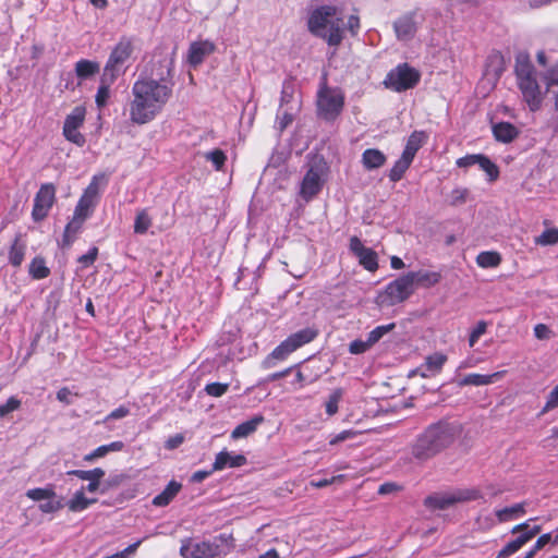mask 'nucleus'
Returning <instances> with one entry per match:
<instances>
[{
    "instance_id": "nucleus-1",
    "label": "nucleus",
    "mask_w": 558,
    "mask_h": 558,
    "mask_svg": "<svg viewBox=\"0 0 558 558\" xmlns=\"http://www.w3.org/2000/svg\"><path fill=\"white\" fill-rule=\"evenodd\" d=\"M160 63L166 70V76L160 73L158 78L137 80L132 86L130 120L135 124L142 125L153 121L172 96L173 60L163 59Z\"/></svg>"
},
{
    "instance_id": "nucleus-2",
    "label": "nucleus",
    "mask_w": 558,
    "mask_h": 558,
    "mask_svg": "<svg viewBox=\"0 0 558 558\" xmlns=\"http://www.w3.org/2000/svg\"><path fill=\"white\" fill-rule=\"evenodd\" d=\"M459 436L457 425L440 420L425 427L410 445L414 460L426 462L451 447Z\"/></svg>"
},
{
    "instance_id": "nucleus-3",
    "label": "nucleus",
    "mask_w": 558,
    "mask_h": 558,
    "mask_svg": "<svg viewBox=\"0 0 558 558\" xmlns=\"http://www.w3.org/2000/svg\"><path fill=\"white\" fill-rule=\"evenodd\" d=\"M307 29L329 46L338 47L344 37L342 10L330 4L313 9L308 14Z\"/></svg>"
},
{
    "instance_id": "nucleus-4",
    "label": "nucleus",
    "mask_w": 558,
    "mask_h": 558,
    "mask_svg": "<svg viewBox=\"0 0 558 558\" xmlns=\"http://www.w3.org/2000/svg\"><path fill=\"white\" fill-rule=\"evenodd\" d=\"M234 548L231 534H220L211 541L193 542L185 538L181 542L180 555L183 558H217L228 555Z\"/></svg>"
},
{
    "instance_id": "nucleus-5",
    "label": "nucleus",
    "mask_w": 558,
    "mask_h": 558,
    "mask_svg": "<svg viewBox=\"0 0 558 558\" xmlns=\"http://www.w3.org/2000/svg\"><path fill=\"white\" fill-rule=\"evenodd\" d=\"M345 96L340 87H330L326 77L319 84L316 96L318 118L325 121H335L343 111Z\"/></svg>"
},
{
    "instance_id": "nucleus-6",
    "label": "nucleus",
    "mask_w": 558,
    "mask_h": 558,
    "mask_svg": "<svg viewBox=\"0 0 558 558\" xmlns=\"http://www.w3.org/2000/svg\"><path fill=\"white\" fill-rule=\"evenodd\" d=\"M481 497L477 489H456L452 492L435 493L424 499V506L430 510H445L456 504L476 500Z\"/></svg>"
},
{
    "instance_id": "nucleus-7",
    "label": "nucleus",
    "mask_w": 558,
    "mask_h": 558,
    "mask_svg": "<svg viewBox=\"0 0 558 558\" xmlns=\"http://www.w3.org/2000/svg\"><path fill=\"white\" fill-rule=\"evenodd\" d=\"M318 336V329L315 327H306L283 340L278 347L274 349L270 356L275 360H284L289 354L312 342Z\"/></svg>"
},
{
    "instance_id": "nucleus-8",
    "label": "nucleus",
    "mask_w": 558,
    "mask_h": 558,
    "mask_svg": "<svg viewBox=\"0 0 558 558\" xmlns=\"http://www.w3.org/2000/svg\"><path fill=\"white\" fill-rule=\"evenodd\" d=\"M421 74L416 69L403 63L388 73L385 84L396 92H403L413 88L418 83Z\"/></svg>"
},
{
    "instance_id": "nucleus-9",
    "label": "nucleus",
    "mask_w": 558,
    "mask_h": 558,
    "mask_svg": "<svg viewBox=\"0 0 558 558\" xmlns=\"http://www.w3.org/2000/svg\"><path fill=\"white\" fill-rule=\"evenodd\" d=\"M414 292L412 279L405 274L390 282L379 295L381 305L392 306L405 301Z\"/></svg>"
},
{
    "instance_id": "nucleus-10",
    "label": "nucleus",
    "mask_w": 558,
    "mask_h": 558,
    "mask_svg": "<svg viewBox=\"0 0 558 558\" xmlns=\"http://www.w3.org/2000/svg\"><path fill=\"white\" fill-rule=\"evenodd\" d=\"M132 51L131 39L122 37L112 49L102 73L109 76L111 74L112 77L117 78L122 73V66L131 57Z\"/></svg>"
},
{
    "instance_id": "nucleus-11",
    "label": "nucleus",
    "mask_w": 558,
    "mask_h": 558,
    "mask_svg": "<svg viewBox=\"0 0 558 558\" xmlns=\"http://www.w3.org/2000/svg\"><path fill=\"white\" fill-rule=\"evenodd\" d=\"M57 187L53 183H44L35 194L32 218L38 222L44 220L56 202Z\"/></svg>"
},
{
    "instance_id": "nucleus-12",
    "label": "nucleus",
    "mask_w": 558,
    "mask_h": 558,
    "mask_svg": "<svg viewBox=\"0 0 558 558\" xmlns=\"http://www.w3.org/2000/svg\"><path fill=\"white\" fill-rule=\"evenodd\" d=\"M324 166L316 163L310 167L305 173L300 187V196L308 202L315 197L324 185Z\"/></svg>"
},
{
    "instance_id": "nucleus-13",
    "label": "nucleus",
    "mask_w": 558,
    "mask_h": 558,
    "mask_svg": "<svg viewBox=\"0 0 558 558\" xmlns=\"http://www.w3.org/2000/svg\"><path fill=\"white\" fill-rule=\"evenodd\" d=\"M350 250L365 269L375 271L378 268L376 252L369 247H365L357 236L350 239Z\"/></svg>"
},
{
    "instance_id": "nucleus-14",
    "label": "nucleus",
    "mask_w": 558,
    "mask_h": 558,
    "mask_svg": "<svg viewBox=\"0 0 558 558\" xmlns=\"http://www.w3.org/2000/svg\"><path fill=\"white\" fill-rule=\"evenodd\" d=\"M518 85L530 109L538 110L543 101V94L536 78L520 82Z\"/></svg>"
},
{
    "instance_id": "nucleus-15",
    "label": "nucleus",
    "mask_w": 558,
    "mask_h": 558,
    "mask_svg": "<svg viewBox=\"0 0 558 558\" xmlns=\"http://www.w3.org/2000/svg\"><path fill=\"white\" fill-rule=\"evenodd\" d=\"M393 29L399 40H411L417 29L414 13H407L393 23Z\"/></svg>"
},
{
    "instance_id": "nucleus-16",
    "label": "nucleus",
    "mask_w": 558,
    "mask_h": 558,
    "mask_svg": "<svg viewBox=\"0 0 558 558\" xmlns=\"http://www.w3.org/2000/svg\"><path fill=\"white\" fill-rule=\"evenodd\" d=\"M214 50L215 45L209 40L194 41L190 45L187 60L192 66H197Z\"/></svg>"
},
{
    "instance_id": "nucleus-17",
    "label": "nucleus",
    "mask_w": 558,
    "mask_h": 558,
    "mask_svg": "<svg viewBox=\"0 0 558 558\" xmlns=\"http://www.w3.org/2000/svg\"><path fill=\"white\" fill-rule=\"evenodd\" d=\"M447 360L448 357L446 354L435 352L434 354L426 356L425 363L416 372H420L421 376L424 378L435 376L440 373Z\"/></svg>"
},
{
    "instance_id": "nucleus-18",
    "label": "nucleus",
    "mask_w": 558,
    "mask_h": 558,
    "mask_svg": "<svg viewBox=\"0 0 558 558\" xmlns=\"http://www.w3.org/2000/svg\"><path fill=\"white\" fill-rule=\"evenodd\" d=\"M514 72L517 75L518 83L531 78H536V72L530 60L529 53L519 52L515 56Z\"/></svg>"
},
{
    "instance_id": "nucleus-19",
    "label": "nucleus",
    "mask_w": 558,
    "mask_h": 558,
    "mask_svg": "<svg viewBox=\"0 0 558 558\" xmlns=\"http://www.w3.org/2000/svg\"><path fill=\"white\" fill-rule=\"evenodd\" d=\"M68 475H74L83 481H87L88 485L86 486L87 492L95 493L100 489V480L105 475V471L100 468H96L93 470H72L68 472Z\"/></svg>"
},
{
    "instance_id": "nucleus-20",
    "label": "nucleus",
    "mask_w": 558,
    "mask_h": 558,
    "mask_svg": "<svg viewBox=\"0 0 558 558\" xmlns=\"http://www.w3.org/2000/svg\"><path fill=\"white\" fill-rule=\"evenodd\" d=\"M25 253L26 242L23 240V235L21 233H16L9 247V264L14 268H19L24 262Z\"/></svg>"
},
{
    "instance_id": "nucleus-21",
    "label": "nucleus",
    "mask_w": 558,
    "mask_h": 558,
    "mask_svg": "<svg viewBox=\"0 0 558 558\" xmlns=\"http://www.w3.org/2000/svg\"><path fill=\"white\" fill-rule=\"evenodd\" d=\"M246 463V458L243 454H230L228 451H220L215 459L213 469L215 471L223 470L225 468H239Z\"/></svg>"
},
{
    "instance_id": "nucleus-22",
    "label": "nucleus",
    "mask_w": 558,
    "mask_h": 558,
    "mask_svg": "<svg viewBox=\"0 0 558 558\" xmlns=\"http://www.w3.org/2000/svg\"><path fill=\"white\" fill-rule=\"evenodd\" d=\"M506 374V371L496 372L488 375L483 374H468L459 383L460 386H486L500 379Z\"/></svg>"
},
{
    "instance_id": "nucleus-23",
    "label": "nucleus",
    "mask_w": 558,
    "mask_h": 558,
    "mask_svg": "<svg viewBox=\"0 0 558 558\" xmlns=\"http://www.w3.org/2000/svg\"><path fill=\"white\" fill-rule=\"evenodd\" d=\"M410 279H412L413 287L416 286L423 287V288H430L437 284L440 279L441 275L437 271H426V270H420V271H411L408 272Z\"/></svg>"
},
{
    "instance_id": "nucleus-24",
    "label": "nucleus",
    "mask_w": 558,
    "mask_h": 558,
    "mask_svg": "<svg viewBox=\"0 0 558 558\" xmlns=\"http://www.w3.org/2000/svg\"><path fill=\"white\" fill-rule=\"evenodd\" d=\"M493 134L496 141L511 143L518 137V129L510 122H499L493 125Z\"/></svg>"
},
{
    "instance_id": "nucleus-25",
    "label": "nucleus",
    "mask_w": 558,
    "mask_h": 558,
    "mask_svg": "<svg viewBox=\"0 0 558 558\" xmlns=\"http://www.w3.org/2000/svg\"><path fill=\"white\" fill-rule=\"evenodd\" d=\"M386 156L383 151L376 148H368L362 154V165L366 170H374L383 167L386 163Z\"/></svg>"
},
{
    "instance_id": "nucleus-26",
    "label": "nucleus",
    "mask_w": 558,
    "mask_h": 558,
    "mask_svg": "<svg viewBox=\"0 0 558 558\" xmlns=\"http://www.w3.org/2000/svg\"><path fill=\"white\" fill-rule=\"evenodd\" d=\"M182 485L177 481H171L166 486V488L154 497L153 505L156 507H166L168 506L172 499L179 494Z\"/></svg>"
},
{
    "instance_id": "nucleus-27",
    "label": "nucleus",
    "mask_w": 558,
    "mask_h": 558,
    "mask_svg": "<svg viewBox=\"0 0 558 558\" xmlns=\"http://www.w3.org/2000/svg\"><path fill=\"white\" fill-rule=\"evenodd\" d=\"M264 422L263 415H255L248 421L239 424L231 433L233 439L244 438L253 434Z\"/></svg>"
},
{
    "instance_id": "nucleus-28",
    "label": "nucleus",
    "mask_w": 558,
    "mask_h": 558,
    "mask_svg": "<svg viewBox=\"0 0 558 558\" xmlns=\"http://www.w3.org/2000/svg\"><path fill=\"white\" fill-rule=\"evenodd\" d=\"M85 487H81L73 497L66 502V506L71 512H81L87 509L90 505L97 502L96 498H87L84 493Z\"/></svg>"
},
{
    "instance_id": "nucleus-29",
    "label": "nucleus",
    "mask_w": 558,
    "mask_h": 558,
    "mask_svg": "<svg viewBox=\"0 0 558 558\" xmlns=\"http://www.w3.org/2000/svg\"><path fill=\"white\" fill-rule=\"evenodd\" d=\"M117 78L112 77V75H106L102 73L100 77V85L98 87L97 94L95 96L96 105L101 108L105 107L110 97V86Z\"/></svg>"
},
{
    "instance_id": "nucleus-30",
    "label": "nucleus",
    "mask_w": 558,
    "mask_h": 558,
    "mask_svg": "<svg viewBox=\"0 0 558 558\" xmlns=\"http://www.w3.org/2000/svg\"><path fill=\"white\" fill-rule=\"evenodd\" d=\"M426 140V134L422 131H414L408 138L407 145L402 155L410 159H414L415 154L422 147L423 143Z\"/></svg>"
},
{
    "instance_id": "nucleus-31",
    "label": "nucleus",
    "mask_w": 558,
    "mask_h": 558,
    "mask_svg": "<svg viewBox=\"0 0 558 558\" xmlns=\"http://www.w3.org/2000/svg\"><path fill=\"white\" fill-rule=\"evenodd\" d=\"M99 70L100 65L97 61L81 59L75 63V74L81 80H85L97 74Z\"/></svg>"
},
{
    "instance_id": "nucleus-32",
    "label": "nucleus",
    "mask_w": 558,
    "mask_h": 558,
    "mask_svg": "<svg viewBox=\"0 0 558 558\" xmlns=\"http://www.w3.org/2000/svg\"><path fill=\"white\" fill-rule=\"evenodd\" d=\"M524 513H525L524 504H515L511 507L498 509L495 512V514L500 523L517 519Z\"/></svg>"
},
{
    "instance_id": "nucleus-33",
    "label": "nucleus",
    "mask_w": 558,
    "mask_h": 558,
    "mask_svg": "<svg viewBox=\"0 0 558 558\" xmlns=\"http://www.w3.org/2000/svg\"><path fill=\"white\" fill-rule=\"evenodd\" d=\"M29 276L33 279H45L50 275V269L46 266L45 258L36 256L32 259L28 268Z\"/></svg>"
},
{
    "instance_id": "nucleus-34",
    "label": "nucleus",
    "mask_w": 558,
    "mask_h": 558,
    "mask_svg": "<svg viewBox=\"0 0 558 558\" xmlns=\"http://www.w3.org/2000/svg\"><path fill=\"white\" fill-rule=\"evenodd\" d=\"M412 159L401 155V157L395 162L393 167L389 171V179L392 182H398L402 179L405 171L412 163Z\"/></svg>"
},
{
    "instance_id": "nucleus-35",
    "label": "nucleus",
    "mask_w": 558,
    "mask_h": 558,
    "mask_svg": "<svg viewBox=\"0 0 558 558\" xmlns=\"http://www.w3.org/2000/svg\"><path fill=\"white\" fill-rule=\"evenodd\" d=\"M476 263L482 268H495L501 263V256L494 251L482 252L476 257Z\"/></svg>"
},
{
    "instance_id": "nucleus-36",
    "label": "nucleus",
    "mask_w": 558,
    "mask_h": 558,
    "mask_svg": "<svg viewBox=\"0 0 558 558\" xmlns=\"http://www.w3.org/2000/svg\"><path fill=\"white\" fill-rule=\"evenodd\" d=\"M86 109L82 106L75 107L70 114L66 116L63 126L80 129L85 121Z\"/></svg>"
},
{
    "instance_id": "nucleus-37",
    "label": "nucleus",
    "mask_w": 558,
    "mask_h": 558,
    "mask_svg": "<svg viewBox=\"0 0 558 558\" xmlns=\"http://www.w3.org/2000/svg\"><path fill=\"white\" fill-rule=\"evenodd\" d=\"M153 220L147 209H141L136 213L134 220V233L145 234L151 227Z\"/></svg>"
},
{
    "instance_id": "nucleus-38",
    "label": "nucleus",
    "mask_w": 558,
    "mask_h": 558,
    "mask_svg": "<svg viewBox=\"0 0 558 558\" xmlns=\"http://www.w3.org/2000/svg\"><path fill=\"white\" fill-rule=\"evenodd\" d=\"M107 180L105 174L94 175L88 186L85 189L83 196L97 203L100 185L106 184Z\"/></svg>"
},
{
    "instance_id": "nucleus-39",
    "label": "nucleus",
    "mask_w": 558,
    "mask_h": 558,
    "mask_svg": "<svg viewBox=\"0 0 558 558\" xmlns=\"http://www.w3.org/2000/svg\"><path fill=\"white\" fill-rule=\"evenodd\" d=\"M534 243L539 246H549L558 243V228L551 227L544 230L534 239Z\"/></svg>"
},
{
    "instance_id": "nucleus-40",
    "label": "nucleus",
    "mask_w": 558,
    "mask_h": 558,
    "mask_svg": "<svg viewBox=\"0 0 558 558\" xmlns=\"http://www.w3.org/2000/svg\"><path fill=\"white\" fill-rule=\"evenodd\" d=\"M95 205L96 202L82 195L77 202L73 216H75L76 219L80 218L84 221L89 216Z\"/></svg>"
},
{
    "instance_id": "nucleus-41",
    "label": "nucleus",
    "mask_w": 558,
    "mask_h": 558,
    "mask_svg": "<svg viewBox=\"0 0 558 558\" xmlns=\"http://www.w3.org/2000/svg\"><path fill=\"white\" fill-rule=\"evenodd\" d=\"M83 220L73 216L72 220L65 226L63 234V245H71L78 230L82 228Z\"/></svg>"
},
{
    "instance_id": "nucleus-42",
    "label": "nucleus",
    "mask_w": 558,
    "mask_h": 558,
    "mask_svg": "<svg viewBox=\"0 0 558 558\" xmlns=\"http://www.w3.org/2000/svg\"><path fill=\"white\" fill-rule=\"evenodd\" d=\"M525 544V539L520 534L515 539L509 542L501 550L498 551L497 558H508L520 550Z\"/></svg>"
},
{
    "instance_id": "nucleus-43",
    "label": "nucleus",
    "mask_w": 558,
    "mask_h": 558,
    "mask_svg": "<svg viewBox=\"0 0 558 558\" xmlns=\"http://www.w3.org/2000/svg\"><path fill=\"white\" fill-rule=\"evenodd\" d=\"M477 166L486 172L489 181H496L499 177V169L487 156L482 155Z\"/></svg>"
},
{
    "instance_id": "nucleus-44",
    "label": "nucleus",
    "mask_w": 558,
    "mask_h": 558,
    "mask_svg": "<svg viewBox=\"0 0 558 558\" xmlns=\"http://www.w3.org/2000/svg\"><path fill=\"white\" fill-rule=\"evenodd\" d=\"M26 496L34 501H40L53 499L56 497V492L52 487L33 488L26 492Z\"/></svg>"
},
{
    "instance_id": "nucleus-45",
    "label": "nucleus",
    "mask_w": 558,
    "mask_h": 558,
    "mask_svg": "<svg viewBox=\"0 0 558 558\" xmlns=\"http://www.w3.org/2000/svg\"><path fill=\"white\" fill-rule=\"evenodd\" d=\"M343 390L341 388L335 389L328 397V400L325 403L326 413L329 416L335 415L338 412V404L342 399Z\"/></svg>"
},
{
    "instance_id": "nucleus-46",
    "label": "nucleus",
    "mask_w": 558,
    "mask_h": 558,
    "mask_svg": "<svg viewBox=\"0 0 558 558\" xmlns=\"http://www.w3.org/2000/svg\"><path fill=\"white\" fill-rule=\"evenodd\" d=\"M519 532H523V533H521V535L525 539V542L527 543V542H530L534 536H536L541 532V526L539 525H534L533 527L529 529V523L525 522V523H521V524L515 525L511 530L512 534H517Z\"/></svg>"
},
{
    "instance_id": "nucleus-47",
    "label": "nucleus",
    "mask_w": 558,
    "mask_h": 558,
    "mask_svg": "<svg viewBox=\"0 0 558 558\" xmlns=\"http://www.w3.org/2000/svg\"><path fill=\"white\" fill-rule=\"evenodd\" d=\"M205 159L210 161L217 171L222 170L227 156L221 149H214L205 154Z\"/></svg>"
},
{
    "instance_id": "nucleus-48",
    "label": "nucleus",
    "mask_w": 558,
    "mask_h": 558,
    "mask_svg": "<svg viewBox=\"0 0 558 558\" xmlns=\"http://www.w3.org/2000/svg\"><path fill=\"white\" fill-rule=\"evenodd\" d=\"M395 324L391 323V324H388V325H383V326H378L376 327L375 329H373L368 335H367V341H368V344H371L372 347L377 343L386 333H388L389 331H391L393 328H395Z\"/></svg>"
},
{
    "instance_id": "nucleus-49",
    "label": "nucleus",
    "mask_w": 558,
    "mask_h": 558,
    "mask_svg": "<svg viewBox=\"0 0 558 558\" xmlns=\"http://www.w3.org/2000/svg\"><path fill=\"white\" fill-rule=\"evenodd\" d=\"M129 478V476L124 473H119V474H113V475H110L104 483H102V486L100 488V492L101 493H106L112 488H116V487H119L120 485H122L126 480Z\"/></svg>"
},
{
    "instance_id": "nucleus-50",
    "label": "nucleus",
    "mask_w": 558,
    "mask_h": 558,
    "mask_svg": "<svg viewBox=\"0 0 558 558\" xmlns=\"http://www.w3.org/2000/svg\"><path fill=\"white\" fill-rule=\"evenodd\" d=\"M63 135L69 142L80 147H82L86 142L85 136L78 131V129L63 126Z\"/></svg>"
},
{
    "instance_id": "nucleus-51",
    "label": "nucleus",
    "mask_w": 558,
    "mask_h": 558,
    "mask_svg": "<svg viewBox=\"0 0 558 558\" xmlns=\"http://www.w3.org/2000/svg\"><path fill=\"white\" fill-rule=\"evenodd\" d=\"M487 323L485 320H480L472 329L469 337V345L472 348L478 341V339L486 332Z\"/></svg>"
},
{
    "instance_id": "nucleus-52",
    "label": "nucleus",
    "mask_w": 558,
    "mask_h": 558,
    "mask_svg": "<svg viewBox=\"0 0 558 558\" xmlns=\"http://www.w3.org/2000/svg\"><path fill=\"white\" fill-rule=\"evenodd\" d=\"M549 542H551V534L546 533L541 535L534 546L525 554L523 558H534L536 553L541 550L545 545H547Z\"/></svg>"
},
{
    "instance_id": "nucleus-53",
    "label": "nucleus",
    "mask_w": 558,
    "mask_h": 558,
    "mask_svg": "<svg viewBox=\"0 0 558 558\" xmlns=\"http://www.w3.org/2000/svg\"><path fill=\"white\" fill-rule=\"evenodd\" d=\"M229 388V384H221V383H211L206 385L205 391L208 396L211 397H221L227 392Z\"/></svg>"
},
{
    "instance_id": "nucleus-54",
    "label": "nucleus",
    "mask_w": 558,
    "mask_h": 558,
    "mask_svg": "<svg viewBox=\"0 0 558 558\" xmlns=\"http://www.w3.org/2000/svg\"><path fill=\"white\" fill-rule=\"evenodd\" d=\"M21 407V401L15 397H10L4 404H0V417H4L9 413L17 410Z\"/></svg>"
},
{
    "instance_id": "nucleus-55",
    "label": "nucleus",
    "mask_w": 558,
    "mask_h": 558,
    "mask_svg": "<svg viewBox=\"0 0 558 558\" xmlns=\"http://www.w3.org/2000/svg\"><path fill=\"white\" fill-rule=\"evenodd\" d=\"M469 195V191L466 189H454L451 192L450 204L453 206H458L464 204Z\"/></svg>"
},
{
    "instance_id": "nucleus-56",
    "label": "nucleus",
    "mask_w": 558,
    "mask_h": 558,
    "mask_svg": "<svg viewBox=\"0 0 558 558\" xmlns=\"http://www.w3.org/2000/svg\"><path fill=\"white\" fill-rule=\"evenodd\" d=\"M372 348L367 340L356 339L349 345V351L352 354H361L368 351Z\"/></svg>"
},
{
    "instance_id": "nucleus-57",
    "label": "nucleus",
    "mask_w": 558,
    "mask_h": 558,
    "mask_svg": "<svg viewBox=\"0 0 558 558\" xmlns=\"http://www.w3.org/2000/svg\"><path fill=\"white\" fill-rule=\"evenodd\" d=\"M558 408V385L549 392L542 414Z\"/></svg>"
},
{
    "instance_id": "nucleus-58",
    "label": "nucleus",
    "mask_w": 558,
    "mask_h": 558,
    "mask_svg": "<svg viewBox=\"0 0 558 558\" xmlns=\"http://www.w3.org/2000/svg\"><path fill=\"white\" fill-rule=\"evenodd\" d=\"M98 256V248L93 246L86 254L78 257L77 262L83 265V267H88L95 263Z\"/></svg>"
},
{
    "instance_id": "nucleus-59",
    "label": "nucleus",
    "mask_w": 558,
    "mask_h": 558,
    "mask_svg": "<svg viewBox=\"0 0 558 558\" xmlns=\"http://www.w3.org/2000/svg\"><path fill=\"white\" fill-rule=\"evenodd\" d=\"M48 501L39 505V510L44 513L57 512L63 508V504L60 500L47 499Z\"/></svg>"
},
{
    "instance_id": "nucleus-60",
    "label": "nucleus",
    "mask_w": 558,
    "mask_h": 558,
    "mask_svg": "<svg viewBox=\"0 0 558 558\" xmlns=\"http://www.w3.org/2000/svg\"><path fill=\"white\" fill-rule=\"evenodd\" d=\"M534 336L538 340H548V339H550L554 336V333H553V331L550 330V328L547 325H545V324H537L534 327Z\"/></svg>"
},
{
    "instance_id": "nucleus-61",
    "label": "nucleus",
    "mask_w": 558,
    "mask_h": 558,
    "mask_svg": "<svg viewBox=\"0 0 558 558\" xmlns=\"http://www.w3.org/2000/svg\"><path fill=\"white\" fill-rule=\"evenodd\" d=\"M482 154L466 155L457 160V166L459 168H469L471 166L477 165L481 159Z\"/></svg>"
},
{
    "instance_id": "nucleus-62",
    "label": "nucleus",
    "mask_w": 558,
    "mask_h": 558,
    "mask_svg": "<svg viewBox=\"0 0 558 558\" xmlns=\"http://www.w3.org/2000/svg\"><path fill=\"white\" fill-rule=\"evenodd\" d=\"M183 441H184L183 434H175L174 436H171L166 440L165 447L168 450H173V449H177L178 447H180L183 444Z\"/></svg>"
},
{
    "instance_id": "nucleus-63",
    "label": "nucleus",
    "mask_w": 558,
    "mask_h": 558,
    "mask_svg": "<svg viewBox=\"0 0 558 558\" xmlns=\"http://www.w3.org/2000/svg\"><path fill=\"white\" fill-rule=\"evenodd\" d=\"M129 414H130V410L126 407L121 405V407L117 408L116 410H113L112 412H110L106 416L105 422H108L110 420L123 418V417L128 416Z\"/></svg>"
},
{
    "instance_id": "nucleus-64",
    "label": "nucleus",
    "mask_w": 558,
    "mask_h": 558,
    "mask_svg": "<svg viewBox=\"0 0 558 558\" xmlns=\"http://www.w3.org/2000/svg\"><path fill=\"white\" fill-rule=\"evenodd\" d=\"M400 489H401V487L398 484L392 483V482H387L379 486L378 494L379 495H388V494L399 492Z\"/></svg>"
}]
</instances>
